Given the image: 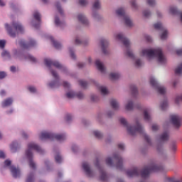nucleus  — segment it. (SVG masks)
<instances>
[{
	"label": "nucleus",
	"mask_w": 182,
	"mask_h": 182,
	"mask_svg": "<svg viewBox=\"0 0 182 182\" xmlns=\"http://www.w3.org/2000/svg\"><path fill=\"white\" fill-rule=\"evenodd\" d=\"M95 65L98 70H100V72H101L102 73H105V65H103V64L102 63V62H100V60H97L95 61Z\"/></svg>",
	"instance_id": "nucleus-21"
},
{
	"label": "nucleus",
	"mask_w": 182,
	"mask_h": 182,
	"mask_svg": "<svg viewBox=\"0 0 182 182\" xmlns=\"http://www.w3.org/2000/svg\"><path fill=\"white\" fill-rule=\"evenodd\" d=\"M94 9H99L100 8V2H99V0H96L93 4Z\"/></svg>",
	"instance_id": "nucleus-44"
},
{
	"label": "nucleus",
	"mask_w": 182,
	"mask_h": 182,
	"mask_svg": "<svg viewBox=\"0 0 182 182\" xmlns=\"http://www.w3.org/2000/svg\"><path fill=\"white\" fill-rule=\"evenodd\" d=\"M100 173L101 174L100 176V180L101 181H107V175H106V172L105 171L100 169Z\"/></svg>",
	"instance_id": "nucleus-29"
},
{
	"label": "nucleus",
	"mask_w": 182,
	"mask_h": 182,
	"mask_svg": "<svg viewBox=\"0 0 182 182\" xmlns=\"http://www.w3.org/2000/svg\"><path fill=\"white\" fill-rule=\"evenodd\" d=\"M10 149L11 153H16V151L18 150V142L14 141L10 145Z\"/></svg>",
	"instance_id": "nucleus-26"
},
{
	"label": "nucleus",
	"mask_w": 182,
	"mask_h": 182,
	"mask_svg": "<svg viewBox=\"0 0 182 182\" xmlns=\"http://www.w3.org/2000/svg\"><path fill=\"white\" fill-rule=\"evenodd\" d=\"M144 14V16H145V18H149V16H150V15H151V13H150V11H144L143 12Z\"/></svg>",
	"instance_id": "nucleus-57"
},
{
	"label": "nucleus",
	"mask_w": 182,
	"mask_h": 182,
	"mask_svg": "<svg viewBox=\"0 0 182 182\" xmlns=\"http://www.w3.org/2000/svg\"><path fill=\"white\" fill-rule=\"evenodd\" d=\"M170 122L176 129H178L181 126V118L177 114L170 115Z\"/></svg>",
	"instance_id": "nucleus-11"
},
{
	"label": "nucleus",
	"mask_w": 182,
	"mask_h": 182,
	"mask_svg": "<svg viewBox=\"0 0 182 182\" xmlns=\"http://www.w3.org/2000/svg\"><path fill=\"white\" fill-rule=\"evenodd\" d=\"M24 59H28V60H30V62L36 63V58H35V57L31 55L30 54H25L24 53Z\"/></svg>",
	"instance_id": "nucleus-30"
},
{
	"label": "nucleus",
	"mask_w": 182,
	"mask_h": 182,
	"mask_svg": "<svg viewBox=\"0 0 182 182\" xmlns=\"http://www.w3.org/2000/svg\"><path fill=\"white\" fill-rule=\"evenodd\" d=\"M167 106H168V103L167 102V100H164L161 104V110H166V109H167Z\"/></svg>",
	"instance_id": "nucleus-38"
},
{
	"label": "nucleus",
	"mask_w": 182,
	"mask_h": 182,
	"mask_svg": "<svg viewBox=\"0 0 182 182\" xmlns=\"http://www.w3.org/2000/svg\"><path fill=\"white\" fill-rule=\"evenodd\" d=\"M80 83V86H81V87H87V82L86 81H83V80H80L79 81Z\"/></svg>",
	"instance_id": "nucleus-47"
},
{
	"label": "nucleus",
	"mask_w": 182,
	"mask_h": 182,
	"mask_svg": "<svg viewBox=\"0 0 182 182\" xmlns=\"http://www.w3.org/2000/svg\"><path fill=\"white\" fill-rule=\"evenodd\" d=\"M175 102L177 105H178V103H180V102H182V95L177 96L175 100Z\"/></svg>",
	"instance_id": "nucleus-50"
},
{
	"label": "nucleus",
	"mask_w": 182,
	"mask_h": 182,
	"mask_svg": "<svg viewBox=\"0 0 182 182\" xmlns=\"http://www.w3.org/2000/svg\"><path fill=\"white\" fill-rule=\"evenodd\" d=\"M36 45V42L33 40H30L28 43H24L23 49H29V48H32Z\"/></svg>",
	"instance_id": "nucleus-23"
},
{
	"label": "nucleus",
	"mask_w": 182,
	"mask_h": 182,
	"mask_svg": "<svg viewBox=\"0 0 182 182\" xmlns=\"http://www.w3.org/2000/svg\"><path fill=\"white\" fill-rule=\"evenodd\" d=\"M26 182H33V174H30L26 180Z\"/></svg>",
	"instance_id": "nucleus-53"
},
{
	"label": "nucleus",
	"mask_w": 182,
	"mask_h": 182,
	"mask_svg": "<svg viewBox=\"0 0 182 182\" xmlns=\"http://www.w3.org/2000/svg\"><path fill=\"white\" fill-rule=\"evenodd\" d=\"M5 43H6V42L4 40H0V48L1 49L5 48Z\"/></svg>",
	"instance_id": "nucleus-54"
},
{
	"label": "nucleus",
	"mask_w": 182,
	"mask_h": 182,
	"mask_svg": "<svg viewBox=\"0 0 182 182\" xmlns=\"http://www.w3.org/2000/svg\"><path fill=\"white\" fill-rule=\"evenodd\" d=\"M5 28L6 29L9 35H10L12 38H15L16 36V33H15V32H14V31H12V28H11V26H9V24L6 23Z\"/></svg>",
	"instance_id": "nucleus-24"
},
{
	"label": "nucleus",
	"mask_w": 182,
	"mask_h": 182,
	"mask_svg": "<svg viewBox=\"0 0 182 182\" xmlns=\"http://www.w3.org/2000/svg\"><path fill=\"white\" fill-rule=\"evenodd\" d=\"M113 161L117 162L116 168H117V170L123 169V159H122L119 154H114L112 158L108 157L106 159L107 166H109L110 167L113 166Z\"/></svg>",
	"instance_id": "nucleus-6"
},
{
	"label": "nucleus",
	"mask_w": 182,
	"mask_h": 182,
	"mask_svg": "<svg viewBox=\"0 0 182 182\" xmlns=\"http://www.w3.org/2000/svg\"><path fill=\"white\" fill-rule=\"evenodd\" d=\"M176 54L178 55V56L182 55V48L176 50Z\"/></svg>",
	"instance_id": "nucleus-64"
},
{
	"label": "nucleus",
	"mask_w": 182,
	"mask_h": 182,
	"mask_svg": "<svg viewBox=\"0 0 182 182\" xmlns=\"http://www.w3.org/2000/svg\"><path fill=\"white\" fill-rule=\"evenodd\" d=\"M4 77H6V73L0 71V79H4Z\"/></svg>",
	"instance_id": "nucleus-59"
},
{
	"label": "nucleus",
	"mask_w": 182,
	"mask_h": 182,
	"mask_svg": "<svg viewBox=\"0 0 182 182\" xmlns=\"http://www.w3.org/2000/svg\"><path fill=\"white\" fill-rule=\"evenodd\" d=\"M50 72L54 79H55V80H59V75H58V73L53 70H51Z\"/></svg>",
	"instance_id": "nucleus-42"
},
{
	"label": "nucleus",
	"mask_w": 182,
	"mask_h": 182,
	"mask_svg": "<svg viewBox=\"0 0 182 182\" xmlns=\"http://www.w3.org/2000/svg\"><path fill=\"white\" fill-rule=\"evenodd\" d=\"M157 171H163V166H159L154 164H151L141 171V176L142 178H146V177H149L150 173H157Z\"/></svg>",
	"instance_id": "nucleus-4"
},
{
	"label": "nucleus",
	"mask_w": 182,
	"mask_h": 182,
	"mask_svg": "<svg viewBox=\"0 0 182 182\" xmlns=\"http://www.w3.org/2000/svg\"><path fill=\"white\" fill-rule=\"evenodd\" d=\"M66 122H69L70 120H72V115L68 114L65 117Z\"/></svg>",
	"instance_id": "nucleus-61"
},
{
	"label": "nucleus",
	"mask_w": 182,
	"mask_h": 182,
	"mask_svg": "<svg viewBox=\"0 0 182 182\" xmlns=\"http://www.w3.org/2000/svg\"><path fill=\"white\" fill-rule=\"evenodd\" d=\"M66 96L68 99H73V97H77V99H83L85 97L83 95V93L82 92H78V93H75L73 92H68L66 93Z\"/></svg>",
	"instance_id": "nucleus-15"
},
{
	"label": "nucleus",
	"mask_w": 182,
	"mask_h": 182,
	"mask_svg": "<svg viewBox=\"0 0 182 182\" xmlns=\"http://www.w3.org/2000/svg\"><path fill=\"white\" fill-rule=\"evenodd\" d=\"M92 102H97L99 100V97L96 95H91Z\"/></svg>",
	"instance_id": "nucleus-58"
},
{
	"label": "nucleus",
	"mask_w": 182,
	"mask_h": 182,
	"mask_svg": "<svg viewBox=\"0 0 182 182\" xmlns=\"http://www.w3.org/2000/svg\"><path fill=\"white\" fill-rule=\"evenodd\" d=\"M109 77L112 80H117V79H119V77H120V74L112 73L109 74Z\"/></svg>",
	"instance_id": "nucleus-32"
},
{
	"label": "nucleus",
	"mask_w": 182,
	"mask_h": 182,
	"mask_svg": "<svg viewBox=\"0 0 182 182\" xmlns=\"http://www.w3.org/2000/svg\"><path fill=\"white\" fill-rule=\"evenodd\" d=\"M110 105L114 110H117L119 109V102L114 99L111 100Z\"/></svg>",
	"instance_id": "nucleus-27"
},
{
	"label": "nucleus",
	"mask_w": 182,
	"mask_h": 182,
	"mask_svg": "<svg viewBox=\"0 0 182 182\" xmlns=\"http://www.w3.org/2000/svg\"><path fill=\"white\" fill-rule=\"evenodd\" d=\"M99 90L100 91L102 95H107V93H109V90H107V88H106V87L100 86Z\"/></svg>",
	"instance_id": "nucleus-33"
},
{
	"label": "nucleus",
	"mask_w": 182,
	"mask_h": 182,
	"mask_svg": "<svg viewBox=\"0 0 182 182\" xmlns=\"http://www.w3.org/2000/svg\"><path fill=\"white\" fill-rule=\"evenodd\" d=\"M135 66L136 68H140V66H141V60H136V62H135Z\"/></svg>",
	"instance_id": "nucleus-56"
},
{
	"label": "nucleus",
	"mask_w": 182,
	"mask_h": 182,
	"mask_svg": "<svg viewBox=\"0 0 182 182\" xmlns=\"http://www.w3.org/2000/svg\"><path fill=\"white\" fill-rule=\"evenodd\" d=\"M144 119L149 122L150 120V115L149 114V112L147 109H144Z\"/></svg>",
	"instance_id": "nucleus-36"
},
{
	"label": "nucleus",
	"mask_w": 182,
	"mask_h": 182,
	"mask_svg": "<svg viewBox=\"0 0 182 182\" xmlns=\"http://www.w3.org/2000/svg\"><path fill=\"white\" fill-rule=\"evenodd\" d=\"M150 85L156 89L158 90V92L160 93V95H164L166 93V88L164 87L160 86L159 85V82L156 81V79L154 77H151L149 80Z\"/></svg>",
	"instance_id": "nucleus-9"
},
{
	"label": "nucleus",
	"mask_w": 182,
	"mask_h": 182,
	"mask_svg": "<svg viewBox=\"0 0 182 182\" xmlns=\"http://www.w3.org/2000/svg\"><path fill=\"white\" fill-rule=\"evenodd\" d=\"M11 163H12V162H11L10 160H9V159L6 160V161H4V166H5V167H9V166H11Z\"/></svg>",
	"instance_id": "nucleus-55"
},
{
	"label": "nucleus",
	"mask_w": 182,
	"mask_h": 182,
	"mask_svg": "<svg viewBox=\"0 0 182 182\" xmlns=\"http://www.w3.org/2000/svg\"><path fill=\"white\" fill-rule=\"evenodd\" d=\"M160 140L161 141H167V140H168V133L164 132V134H162L160 136Z\"/></svg>",
	"instance_id": "nucleus-31"
},
{
	"label": "nucleus",
	"mask_w": 182,
	"mask_h": 182,
	"mask_svg": "<svg viewBox=\"0 0 182 182\" xmlns=\"http://www.w3.org/2000/svg\"><path fill=\"white\" fill-rule=\"evenodd\" d=\"M12 103H14V98L9 97V98L4 100L1 102V106H2V107H8V106H11V105H12Z\"/></svg>",
	"instance_id": "nucleus-20"
},
{
	"label": "nucleus",
	"mask_w": 182,
	"mask_h": 182,
	"mask_svg": "<svg viewBox=\"0 0 182 182\" xmlns=\"http://www.w3.org/2000/svg\"><path fill=\"white\" fill-rule=\"evenodd\" d=\"M12 26L18 33H22V25L19 23H13Z\"/></svg>",
	"instance_id": "nucleus-25"
},
{
	"label": "nucleus",
	"mask_w": 182,
	"mask_h": 182,
	"mask_svg": "<svg viewBox=\"0 0 182 182\" xmlns=\"http://www.w3.org/2000/svg\"><path fill=\"white\" fill-rule=\"evenodd\" d=\"M28 150L26 151V156L29 161V166L31 168H33V170H35L36 168V164L33 162V160H32L33 157V154L32 153V150H36L38 153H40V154H43V149L41 148L38 144L31 142L29 143L28 145Z\"/></svg>",
	"instance_id": "nucleus-3"
},
{
	"label": "nucleus",
	"mask_w": 182,
	"mask_h": 182,
	"mask_svg": "<svg viewBox=\"0 0 182 182\" xmlns=\"http://www.w3.org/2000/svg\"><path fill=\"white\" fill-rule=\"evenodd\" d=\"M119 122L121 124H122L124 127L127 128V132L129 134H131V136H136V133H139V134L143 135L146 141H147V143L150 144V138L149 137V136H147V134L144 133V130L143 129V127H141L140 123H139V121H136V127H129V125L127 124V121H126V119L124 118H120Z\"/></svg>",
	"instance_id": "nucleus-1"
},
{
	"label": "nucleus",
	"mask_w": 182,
	"mask_h": 182,
	"mask_svg": "<svg viewBox=\"0 0 182 182\" xmlns=\"http://www.w3.org/2000/svg\"><path fill=\"white\" fill-rule=\"evenodd\" d=\"M82 168L88 177H93V171L90 170V166L87 162L82 164Z\"/></svg>",
	"instance_id": "nucleus-16"
},
{
	"label": "nucleus",
	"mask_w": 182,
	"mask_h": 182,
	"mask_svg": "<svg viewBox=\"0 0 182 182\" xmlns=\"http://www.w3.org/2000/svg\"><path fill=\"white\" fill-rule=\"evenodd\" d=\"M139 174H140V171L137 168H134L127 171L128 177H134V176H139Z\"/></svg>",
	"instance_id": "nucleus-17"
},
{
	"label": "nucleus",
	"mask_w": 182,
	"mask_h": 182,
	"mask_svg": "<svg viewBox=\"0 0 182 182\" xmlns=\"http://www.w3.org/2000/svg\"><path fill=\"white\" fill-rule=\"evenodd\" d=\"M45 65L48 68H51V66H55L57 69H63V70H66V68L63 67L61 64L58 61H52L50 59L46 58L44 60Z\"/></svg>",
	"instance_id": "nucleus-10"
},
{
	"label": "nucleus",
	"mask_w": 182,
	"mask_h": 182,
	"mask_svg": "<svg viewBox=\"0 0 182 182\" xmlns=\"http://www.w3.org/2000/svg\"><path fill=\"white\" fill-rule=\"evenodd\" d=\"M78 21L81 22L83 25H87L89 23V21H87V18L83 15V14H79L77 16Z\"/></svg>",
	"instance_id": "nucleus-22"
},
{
	"label": "nucleus",
	"mask_w": 182,
	"mask_h": 182,
	"mask_svg": "<svg viewBox=\"0 0 182 182\" xmlns=\"http://www.w3.org/2000/svg\"><path fill=\"white\" fill-rule=\"evenodd\" d=\"M116 38L119 39V41H122L123 42L125 48H127V56H129V58H131L132 59L134 58V55H133V53L132 50H130V41L129 39L124 38V36L122 33H119L116 36Z\"/></svg>",
	"instance_id": "nucleus-7"
},
{
	"label": "nucleus",
	"mask_w": 182,
	"mask_h": 182,
	"mask_svg": "<svg viewBox=\"0 0 182 182\" xmlns=\"http://www.w3.org/2000/svg\"><path fill=\"white\" fill-rule=\"evenodd\" d=\"M116 14L118 16H123L125 25H127V26H133V22H132L130 18L127 16V15H126V13L124 12V9H118L116 11Z\"/></svg>",
	"instance_id": "nucleus-8"
},
{
	"label": "nucleus",
	"mask_w": 182,
	"mask_h": 182,
	"mask_svg": "<svg viewBox=\"0 0 182 182\" xmlns=\"http://www.w3.org/2000/svg\"><path fill=\"white\" fill-rule=\"evenodd\" d=\"M55 161L56 163H62V156L59 154H58L55 156Z\"/></svg>",
	"instance_id": "nucleus-46"
},
{
	"label": "nucleus",
	"mask_w": 182,
	"mask_h": 182,
	"mask_svg": "<svg viewBox=\"0 0 182 182\" xmlns=\"http://www.w3.org/2000/svg\"><path fill=\"white\" fill-rule=\"evenodd\" d=\"M79 4L81 5V6L87 5V0H79Z\"/></svg>",
	"instance_id": "nucleus-49"
},
{
	"label": "nucleus",
	"mask_w": 182,
	"mask_h": 182,
	"mask_svg": "<svg viewBox=\"0 0 182 182\" xmlns=\"http://www.w3.org/2000/svg\"><path fill=\"white\" fill-rule=\"evenodd\" d=\"M55 6L58 11V12L62 15L63 14V10H62V8H60V4L59 2L56 3Z\"/></svg>",
	"instance_id": "nucleus-45"
},
{
	"label": "nucleus",
	"mask_w": 182,
	"mask_h": 182,
	"mask_svg": "<svg viewBox=\"0 0 182 182\" xmlns=\"http://www.w3.org/2000/svg\"><path fill=\"white\" fill-rule=\"evenodd\" d=\"M40 139L45 140L48 139L49 140H58V141H63L66 139L65 134H55L50 132H43L40 134Z\"/></svg>",
	"instance_id": "nucleus-5"
},
{
	"label": "nucleus",
	"mask_w": 182,
	"mask_h": 182,
	"mask_svg": "<svg viewBox=\"0 0 182 182\" xmlns=\"http://www.w3.org/2000/svg\"><path fill=\"white\" fill-rule=\"evenodd\" d=\"M69 50H70V57L72 58V59H76V55H75V53H73L72 49L70 48Z\"/></svg>",
	"instance_id": "nucleus-60"
},
{
	"label": "nucleus",
	"mask_w": 182,
	"mask_h": 182,
	"mask_svg": "<svg viewBox=\"0 0 182 182\" xmlns=\"http://www.w3.org/2000/svg\"><path fill=\"white\" fill-rule=\"evenodd\" d=\"M118 149H119V150H124V144H118Z\"/></svg>",
	"instance_id": "nucleus-63"
},
{
	"label": "nucleus",
	"mask_w": 182,
	"mask_h": 182,
	"mask_svg": "<svg viewBox=\"0 0 182 182\" xmlns=\"http://www.w3.org/2000/svg\"><path fill=\"white\" fill-rule=\"evenodd\" d=\"M93 134L97 139H102L103 137V134L99 131H94Z\"/></svg>",
	"instance_id": "nucleus-37"
},
{
	"label": "nucleus",
	"mask_w": 182,
	"mask_h": 182,
	"mask_svg": "<svg viewBox=\"0 0 182 182\" xmlns=\"http://www.w3.org/2000/svg\"><path fill=\"white\" fill-rule=\"evenodd\" d=\"M49 86L53 89V87H59V82L53 81L49 84Z\"/></svg>",
	"instance_id": "nucleus-40"
},
{
	"label": "nucleus",
	"mask_w": 182,
	"mask_h": 182,
	"mask_svg": "<svg viewBox=\"0 0 182 182\" xmlns=\"http://www.w3.org/2000/svg\"><path fill=\"white\" fill-rule=\"evenodd\" d=\"M100 43H101V48L103 53H105V55L107 54V46H109V42H107V40L102 39L100 41Z\"/></svg>",
	"instance_id": "nucleus-18"
},
{
	"label": "nucleus",
	"mask_w": 182,
	"mask_h": 182,
	"mask_svg": "<svg viewBox=\"0 0 182 182\" xmlns=\"http://www.w3.org/2000/svg\"><path fill=\"white\" fill-rule=\"evenodd\" d=\"M1 56H3V58H10V55H9V53L6 50H4L1 53Z\"/></svg>",
	"instance_id": "nucleus-51"
},
{
	"label": "nucleus",
	"mask_w": 182,
	"mask_h": 182,
	"mask_svg": "<svg viewBox=\"0 0 182 182\" xmlns=\"http://www.w3.org/2000/svg\"><path fill=\"white\" fill-rule=\"evenodd\" d=\"M33 18L36 21L37 23L33 22V25L36 29H38L41 26V14L38 11H35L33 13Z\"/></svg>",
	"instance_id": "nucleus-14"
},
{
	"label": "nucleus",
	"mask_w": 182,
	"mask_h": 182,
	"mask_svg": "<svg viewBox=\"0 0 182 182\" xmlns=\"http://www.w3.org/2000/svg\"><path fill=\"white\" fill-rule=\"evenodd\" d=\"M130 89L132 95H137V87H136V85H131Z\"/></svg>",
	"instance_id": "nucleus-41"
},
{
	"label": "nucleus",
	"mask_w": 182,
	"mask_h": 182,
	"mask_svg": "<svg viewBox=\"0 0 182 182\" xmlns=\"http://www.w3.org/2000/svg\"><path fill=\"white\" fill-rule=\"evenodd\" d=\"M55 23L57 26H62V25H63V22L60 21L58 17H55Z\"/></svg>",
	"instance_id": "nucleus-43"
},
{
	"label": "nucleus",
	"mask_w": 182,
	"mask_h": 182,
	"mask_svg": "<svg viewBox=\"0 0 182 182\" xmlns=\"http://www.w3.org/2000/svg\"><path fill=\"white\" fill-rule=\"evenodd\" d=\"M10 170L13 177H14L15 178L21 176V171L18 168H16V167H14V166H11Z\"/></svg>",
	"instance_id": "nucleus-19"
},
{
	"label": "nucleus",
	"mask_w": 182,
	"mask_h": 182,
	"mask_svg": "<svg viewBox=\"0 0 182 182\" xmlns=\"http://www.w3.org/2000/svg\"><path fill=\"white\" fill-rule=\"evenodd\" d=\"M169 12L172 15H177V14H178V11H177V9L176 7H171L169 9Z\"/></svg>",
	"instance_id": "nucleus-39"
},
{
	"label": "nucleus",
	"mask_w": 182,
	"mask_h": 182,
	"mask_svg": "<svg viewBox=\"0 0 182 182\" xmlns=\"http://www.w3.org/2000/svg\"><path fill=\"white\" fill-rule=\"evenodd\" d=\"M147 4L150 6H154L156 4V0H147Z\"/></svg>",
	"instance_id": "nucleus-52"
},
{
	"label": "nucleus",
	"mask_w": 182,
	"mask_h": 182,
	"mask_svg": "<svg viewBox=\"0 0 182 182\" xmlns=\"http://www.w3.org/2000/svg\"><path fill=\"white\" fill-rule=\"evenodd\" d=\"M133 107H134V105L133 104V102L129 101V102L127 104V105H126V107H125V109H126L127 110H133Z\"/></svg>",
	"instance_id": "nucleus-34"
},
{
	"label": "nucleus",
	"mask_w": 182,
	"mask_h": 182,
	"mask_svg": "<svg viewBox=\"0 0 182 182\" xmlns=\"http://www.w3.org/2000/svg\"><path fill=\"white\" fill-rule=\"evenodd\" d=\"M18 48L14 50L16 56H22L23 55V41H18L16 43Z\"/></svg>",
	"instance_id": "nucleus-13"
},
{
	"label": "nucleus",
	"mask_w": 182,
	"mask_h": 182,
	"mask_svg": "<svg viewBox=\"0 0 182 182\" xmlns=\"http://www.w3.org/2000/svg\"><path fill=\"white\" fill-rule=\"evenodd\" d=\"M50 40L53 43V45L55 48V49H60V48H62V45H60V43H59L58 41H55L53 37L50 36Z\"/></svg>",
	"instance_id": "nucleus-28"
},
{
	"label": "nucleus",
	"mask_w": 182,
	"mask_h": 182,
	"mask_svg": "<svg viewBox=\"0 0 182 182\" xmlns=\"http://www.w3.org/2000/svg\"><path fill=\"white\" fill-rule=\"evenodd\" d=\"M154 28L155 29H160L161 31H164L161 35V39L162 41H164V39H167V35L168 32L167 31V30H166V28H164V27H163V24H161V23H156L154 24Z\"/></svg>",
	"instance_id": "nucleus-12"
},
{
	"label": "nucleus",
	"mask_w": 182,
	"mask_h": 182,
	"mask_svg": "<svg viewBox=\"0 0 182 182\" xmlns=\"http://www.w3.org/2000/svg\"><path fill=\"white\" fill-rule=\"evenodd\" d=\"M142 56H146L149 59L151 58H156L159 63H166V57L163 55V50L161 48H158L154 50L151 49H144L142 50Z\"/></svg>",
	"instance_id": "nucleus-2"
},
{
	"label": "nucleus",
	"mask_w": 182,
	"mask_h": 182,
	"mask_svg": "<svg viewBox=\"0 0 182 182\" xmlns=\"http://www.w3.org/2000/svg\"><path fill=\"white\" fill-rule=\"evenodd\" d=\"M28 90L31 92V93H36V88L33 86H28Z\"/></svg>",
	"instance_id": "nucleus-48"
},
{
	"label": "nucleus",
	"mask_w": 182,
	"mask_h": 182,
	"mask_svg": "<svg viewBox=\"0 0 182 182\" xmlns=\"http://www.w3.org/2000/svg\"><path fill=\"white\" fill-rule=\"evenodd\" d=\"M182 74V63L178 66L175 70V75Z\"/></svg>",
	"instance_id": "nucleus-35"
},
{
	"label": "nucleus",
	"mask_w": 182,
	"mask_h": 182,
	"mask_svg": "<svg viewBox=\"0 0 182 182\" xmlns=\"http://www.w3.org/2000/svg\"><path fill=\"white\" fill-rule=\"evenodd\" d=\"M152 130H153V132H157V130H159V125L153 124L152 125Z\"/></svg>",
	"instance_id": "nucleus-62"
}]
</instances>
